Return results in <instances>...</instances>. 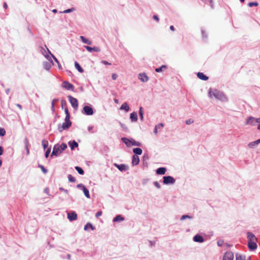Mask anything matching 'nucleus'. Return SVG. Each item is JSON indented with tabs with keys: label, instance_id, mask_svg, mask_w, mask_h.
Listing matches in <instances>:
<instances>
[{
	"label": "nucleus",
	"instance_id": "obj_42",
	"mask_svg": "<svg viewBox=\"0 0 260 260\" xmlns=\"http://www.w3.org/2000/svg\"><path fill=\"white\" fill-rule=\"evenodd\" d=\"M39 167L41 168V170L44 173L46 174L47 172V170L43 166L39 165Z\"/></svg>",
	"mask_w": 260,
	"mask_h": 260
},
{
	"label": "nucleus",
	"instance_id": "obj_38",
	"mask_svg": "<svg viewBox=\"0 0 260 260\" xmlns=\"http://www.w3.org/2000/svg\"><path fill=\"white\" fill-rule=\"evenodd\" d=\"M248 6L252 7L253 6H257L258 4L257 2H250L248 4Z\"/></svg>",
	"mask_w": 260,
	"mask_h": 260
},
{
	"label": "nucleus",
	"instance_id": "obj_46",
	"mask_svg": "<svg viewBox=\"0 0 260 260\" xmlns=\"http://www.w3.org/2000/svg\"><path fill=\"white\" fill-rule=\"evenodd\" d=\"M154 185L155 186H156L157 188H160V185L159 184V183L157 182V181H155L154 183H153Z\"/></svg>",
	"mask_w": 260,
	"mask_h": 260
},
{
	"label": "nucleus",
	"instance_id": "obj_60",
	"mask_svg": "<svg viewBox=\"0 0 260 260\" xmlns=\"http://www.w3.org/2000/svg\"><path fill=\"white\" fill-rule=\"evenodd\" d=\"M55 102H56V100H53L52 101V107H53V106H54V104H55Z\"/></svg>",
	"mask_w": 260,
	"mask_h": 260
},
{
	"label": "nucleus",
	"instance_id": "obj_58",
	"mask_svg": "<svg viewBox=\"0 0 260 260\" xmlns=\"http://www.w3.org/2000/svg\"><path fill=\"white\" fill-rule=\"evenodd\" d=\"M3 153V149L1 146H0V155H2Z\"/></svg>",
	"mask_w": 260,
	"mask_h": 260
},
{
	"label": "nucleus",
	"instance_id": "obj_15",
	"mask_svg": "<svg viewBox=\"0 0 260 260\" xmlns=\"http://www.w3.org/2000/svg\"><path fill=\"white\" fill-rule=\"evenodd\" d=\"M193 240L194 242L199 243H202L204 241L203 237L199 235H195L193 238Z\"/></svg>",
	"mask_w": 260,
	"mask_h": 260
},
{
	"label": "nucleus",
	"instance_id": "obj_47",
	"mask_svg": "<svg viewBox=\"0 0 260 260\" xmlns=\"http://www.w3.org/2000/svg\"><path fill=\"white\" fill-rule=\"evenodd\" d=\"M102 214V211H98L96 214H95V217L96 218H98L99 217H100V216H101Z\"/></svg>",
	"mask_w": 260,
	"mask_h": 260
},
{
	"label": "nucleus",
	"instance_id": "obj_51",
	"mask_svg": "<svg viewBox=\"0 0 260 260\" xmlns=\"http://www.w3.org/2000/svg\"><path fill=\"white\" fill-rule=\"evenodd\" d=\"M59 190L64 191L67 194L68 193V190H67V189H64V188H63L62 187H60L59 188Z\"/></svg>",
	"mask_w": 260,
	"mask_h": 260
},
{
	"label": "nucleus",
	"instance_id": "obj_43",
	"mask_svg": "<svg viewBox=\"0 0 260 260\" xmlns=\"http://www.w3.org/2000/svg\"><path fill=\"white\" fill-rule=\"evenodd\" d=\"M223 243H224V242L223 240H220L217 241V245L218 246L222 247L223 245Z\"/></svg>",
	"mask_w": 260,
	"mask_h": 260
},
{
	"label": "nucleus",
	"instance_id": "obj_17",
	"mask_svg": "<svg viewBox=\"0 0 260 260\" xmlns=\"http://www.w3.org/2000/svg\"><path fill=\"white\" fill-rule=\"evenodd\" d=\"M139 79L142 82H146L148 80V77L145 73H141L139 75Z\"/></svg>",
	"mask_w": 260,
	"mask_h": 260
},
{
	"label": "nucleus",
	"instance_id": "obj_3",
	"mask_svg": "<svg viewBox=\"0 0 260 260\" xmlns=\"http://www.w3.org/2000/svg\"><path fill=\"white\" fill-rule=\"evenodd\" d=\"M175 182V179L170 176L163 177V183L165 184H173Z\"/></svg>",
	"mask_w": 260,
	"mask_h": 260
},
{
	"label": "nucleus",
	"instance_id": "obj_44",
	"mask_svg": "<svg viewBox=\"0 0 260 260\" xmlns=\"http://www.w3.org/2000/svg\"><path fill=\"white\" fill-rule=\"evenodd\" d=\"M64 111L66 114V118H70V114L68 111V109L67 108H66Z\"/></svg>",
	"mask_w": 260,
	"mask_h": 260
},
{
	"label": "nucleus",
	"instance_id": "obj_40",
	"mask_svg": "<svg viewBox=\"0 0 260 260\" xmlns=\"http://www.w3.org/2000/svg\"><path fill=\"white\" fill-rule=\"evenodd\" d=\"M24 144L25 145V147H29V144L28 140V139L26 137H25V139H24Z\"/></svg>",
	"mask_w": 260,
	"mask_h": 260
},
{
	"label": "nucleus",
	"instance_id": "obj_26",
	"mask_svg": "<svg viewBox=\"0 0 260 260\" xmlns=\"http://www.w3.org/2000/svg\"><path fill=\"white\" fill-rule=\"evenodd\" d=\"M83 187V192L85 196V197L87 198H90V194L89 192V190L85 187V186H82Z\"/></svg>",
	"mask_w": 260,
	"mask_h": 260
},
{
	"label": "nucleus",
	"instance_id": "obj_31",
	"mask_svg": "<svg viewBox=\"0 0 260 260\" xmlns=\"http://www.w3.org/2000/svg\"><path fill=\"white\" fill-rule=\"evenodd\" d=\"M88 228H90L91 230H94V228L90 223H87L84 228V230L87 231Z\"/></svg>",
	"mask_w": 260,
	"mask_h": 260
},
{
	"label": "nucleus",
	"instance_id": "obj_27",
	"mask_svg": "<svg viewBox=\"0 0 260 260\" xmlns=\"http://www.w3.org/2000/svg\"><path fill=\"white\" fill-rule=\"evenodd\" d=\"M80 38L81 40H82V41L84 43L87 44L88 45H91L92 44L91 41H90V40L86 39L84 37L80 36Z\"/></svg>",
	"mask_w": 260,
	"mask_h": 260
},
{
	"label": "nucleus",
	"instance_id": "obj_30",
	"mask_svg": "<svg viewBox=\"0 0 260 260\" xmlns=\"http://www.w3.org/2000/svg\"><path fill=\"white\" fill-rule=\"evenodd\" d=\"M167 69V66L166 65H162L160 68H156L155 71L156 72H162Z\"/></svg>",
	"mask_w": 260,
	"mask_h": 260
},
{
	"label": "nucleus",
	"instance_id": "obj_56",
	"mask_svg": "<svg viewBox=\"0 0 260 260\" xmlns=\"http://www.w3.org/2000/svg\"><path fill=\"white\" fill-rule=\"evenodd\" d=\"M192 122H193V121H192V120H191V119L188 120H187V121H186V123L187 124H190V123H192Z\"/></svg>",
	"mask_w": 260,
	"mask_h": 260
},
{
	"label": "nucleus",
	"instance_id": "obj_23",
	"mask_svg": "<svg viewBox=\"0 0 260 260\" xmlns=\"http://www.w3.org/2000/svg\"><path fill=\"white\" fill-rule=\"evenodd\" d=\"M69 145L72 150H73L74 148L77 147L78 146V143L75 141H70L69 142Z\"/></svg>",
	"mask_w": 260,
	"mask_h": 260
},
{
	"label": "nucleus",
	"instance_id": "obj_28",
	"mask_svg": "<svg viewBox=\"0 0 260 260\" xmlns=\"http://www.w3.org/2000/svg\"><path fill=\"white\" fill-rule=\"evenodd\" d=\"M133 152L137 155H141L142 153V150L140 148L133 149Z\"/></svg>",
	"mask_w": 260,
	"mask_h": 260
},
{
	"label": "nucleus",
	"instance_id": "obj_22",
	"mask_svg": "<svg viewBox=\"0 0 260 260\" xmlns=\"http://www.w3.org/2000/svg\"><path fill=\"white\" fill-rule=\"evenodd\" d=\"M198 77L203 80H207L208 79V77L204 75L203 73H198L197 74Z\"/></svg>",
	"mask_w": 260,
	"mask_h": 260
},
{
	"label": "nucleus",
	"instance_id": "obj_1",
	"mask_svg": "<svg viewBox=\"0 0 260 260\" xmlns=\"http://www.w3.org/2000/svg\"><path fill=\"white\" fill-rule=\"evenodd\" d=\"M67 148V145L64 143L61 145L56 144L54 146L53 151L51 153V156L59 155L63 150Z\"/></svg>",
	"mask_w": 260,
	"mask_h": 260
},
{
	"label": "nucleus",
	"instance_id": "obj_14",
	"mask_svg": "<svg viewBox=\"0 0 260 260\" xmlns=\"http://www.w3.org/2000/svg\"><path fill=\"white\" fill-rule=\"evenodd\" d=\"M247 234L248 242L256 241V238L253 234L251 232H248Z\"/></svg>",
	"mask_w": 260,
	"mask_h": 260
},
{
	"label": "nucleus",
	"instance_id": "obj_39",
	"mask_svg": "<svg viewBox=\"0 0 260 260\" xmlns=\"http://www.w3.org/2000/svg\"><path fill=\"white\" fill-rule=\"evenodd\" d=\"M187 218H188V219H191L192 218V217L191 216H190L188 215H182L181 217V220H184V219H186Z\"/></svg>",
	"mask_w": 260,
	"mask_h": 260
},
{
	"label": "nucleus",
	"instance_id": "obj_24",
	"mask_svg": "<svg viewBox=\"0 0 260 260\" xmlns=\"http://www.w3.org/2000/svg\"><path fill=\"white\" fill-rule=\"evenodd\" d=\"M124 220V218L121 216L120 215H117L115 217H114L113 219V222H120Z\"/></svg>",
	"mask_w": 260,
	"mask_h": 260
},
{
	"label": "nucleus",
	"instance_id": "obj_32",
	"mask_svg": "<svg viewBox=\"0 0 260 260\" xmlns=\"http://www.w3.org/2000/svg\"><path fill=\"white\" fill-rule=\"evenodd\" d=\"M42 146L43 147V149L44 150L46 149V148L48 147V142L47 140H45V139H44L42 140Z\"/></svg>",
	"mask_w": 260,
	"mask_h": 260
},
{
	"label": "nucleus",
	"instance_id": "obj_50",
	"mask_svg": "<svg viewBox=\"0 0 260 260\" xmlns=\"http://www.w3.org/2000/svg\"><path fill=\"white\" fill-rule=\"evenodd\" d=\"M82 186H85L83 184H79L77 185V187L79 188H80L81 189L83 190V187Z\"/></svg>",
	"mask_w": 260,
	"mask_h": 260
},
{
	"label": "nucleus",
	"instance_id": "obj_8",
	"mask_svg": "<svg viewBox=\"0 0 260 260\" xmlns=\"http://www.w3.org/2000/svg\"><path fill=\"white\" fill-rule=\"evenodd\" d=\"M62 87L66 88L69 90L73 91L74 89V87L73 84H71L68 81H64L62 84Z\"/></svg>",
	"mask_w": 260,
	"mask_h": 260
},
{
	"label": "nucleus",
	"instance_id": "obj_5",
	"mask_svg": "<svg viewBox=\"0 0 260 260\" xmlns=\"http://www.w3.org/2000/svg\"><path fill=\"white\" fill-rule=\"evenodd\" d=\"M209 95L210 98H216L219 99L221 95V94L217 90H210L209 92Z\"/></svg>",
	"mask_w": 260,
	"mask_h": 260
},
{
	"label": "nucleus",
	"instance_id": "obj_48",
	"mask_svg": "<svg viewBox=\"0 0 260 260\" xmlns=\"http://www.w3.org/2000/svg\"><path fill=\"white\" fill-rule=\"evenodd\" d=\"M117 75L115 73H113L112 74V79L113 80H116L117 78Z\"/></svg>",
	"mask_w": 260,
	"mask_h": 260
},
{
	"label": "nucleus",
	"instance_id": "obj_12",
	"mask_svg": "<svg viewBox=\"0 0 260 260\" xmlns=\"http://www.w3.org/2000/svg\"><path fill=\"white\" fill-rule=\"evenodd\" d=\"M68 218L70 221L75 220L77 219V215L74 211L68 213Z\"/></svg>",
	"mask_w": 260,
	"mask_h": 260
},
{
	"label": "nucleus",
	"instance_id": "obj_7",
	"mask_svg": "<svg viewBox=\"0 0 260 260\" xmlns=\"http://www.w3.org/2000/svg\"><path fill=\"white\" fill-rule=\"evenodd\" d=\"M71 124L70 118H65L64 122L61 125V128L63 129H68L71 126Z\"/></svg>",
	"mask_w": 260,
	"mask_h": 260
},
{
	"label": "nucleus",
	"instance_id": "obj_36",
	"mask_svg": "<svg viewBox=\"0 0 260 260\" xmlns=\"http://www.w3.org/2000/svg\"><path fill=\"white\" fill-rule=\"evenodd\" d=\"M139 115L140 116L141 119L142 120L143 119V112L142 107L140 108Z\"/></svg>",
	"mask_w": 260,
	"mask_h": 260
},
{
	"label": "nucleus",
	"instance_id": "obj_45",
	"mask_svg": "<svg viewBox=\"0 0 260 260\" xmlns=\"http://www.w3.org/2000/svg\"><path fill=\"white\" fill-rule=\"evenodd\" d=\"M44 192L45 193H46L47 194H48V196H50V194L49 193V189L48 187H46L44 189Z\"/></svg>",
	"mask_w": 260,
	"mask_h": 260
},
{
	"label": "nucleus",
	"instance_id": "obj_59",
	"mask_svg": "<svg viewBox=\"0 0 260 260\" xmlns=\"http://www.w3.org/2000/svg\"><path fill=\"white\" fill-rule=\"evenodd\" d=\"M4 7L6 9H7L8 8V5H7V4L6 3H5L4 4Z\"/></svg>",
	"mask_w": 260,
	"mask_h": 260
},
{
	"label": "nucleus",
	"instance_id": "obj_21",
	"mask_svg": "<svg viewBox=\"0 0 260 260\" xmlns=\"http://www.w3.org/2000/svg\"><path fill=\"white\" fill-rule=\"evenodd\" d=\"M166 170L165 168H159L156 170V173L158 175H164L165 174Z\"/></svg>",
	"mask_w": 260,
	"mask_h": 260
},
{
	"label": "nucleus",
	"instance_id": "obj_4",
	"mask_svg": "<svg viewBox=\"0 0 260 260\" xmlns=\"http://www.w3.org/2000/svg\"><path fill=\"white\" fill-rule=\"evenodd\" d=\"M68 98L73 108L74 109L77 110L78 107V100L76 98L72 96L71 95H69Z\"/></svg>",
	"mask_w": 260,
	"mask_h": 260
},
{
	"label": "nucleus",
	"instance_id": "obj_6",
	"mask_svg": "<svg viewBox=\"0 0 260 260\" xmlns=\"http://www.w3.org/2000/svg\"><path fill=\"white\" fill-rule=\"evenodd\" d=\"M234 253L231 251L226 252L222 258V260H234Z\"/></svg>",
	"mask_w": 260,
	"mask_h": 260
},
{
	"label": "nucleus",
	"instance_id": "obj_33",
	"mask_svg": "<svg viewBox=\"0 0 260 260\" xmlns=\"http://www.w3.org/2000/svg\"><path fill=\"white\" fill-rule=\"evenodd\" d=\"M236 260H245V257L241 254L237 253L236 254Z\"/></svg>",
	"mask_w": 260,
	"mask_h": 260
},
{
	"label": "nucleus",
	"instance_id": "obj_10",
	"mask_svg": "<svg viewBox=\"0 0 260 260\" xmlns=\"http://www.w3.org/2000/svg\"><path fill=\"white\" fill-rule=\"evenodd\" d=\"M247 123L248 124L254 125L257 123H260L259 121L258 118H255L253 117H250L247 119Z\"/></svg>",
	"mask_w": 260,
	"mask_h": 260
},
{
	"label": "nucleus",
	"instance_id": "obj_49",
	"mask_svg": "<svg viewBox=\"0 0 260 260\" xmlns=\"http://www.w3.org/2000/svg\"><path fill=\"white\" fill-rule=\"evenodd\" d=\"M73 10V9H67L66 10H64L63 12V13H68L72 12Z\"/></svg>",
	"mask_w": 260,
	"mask_h": 260
},
{
	"label": "nucleus",
	"instance_id": "obj_64",
	"mask_svg": "<svg viewBox=\"0 0 260 260\" xmlns=\"http://www.w3.org/2000/svg\"><path fill=\"white\" fill-rule=\"evenodd\" d=\"M257 129L260 130V124L258 125Z\"/></svg>",
	"mask_w": 260,
	"mask_h": 260
},
{
	"label": "nucleus",
	"instance_id": "obj_11",
	"mask_svg": "<svg viewBox=\"0 0 260 260\" xmlns=\"http://www.w3.org/2000/svg\"><path fill=\"white\" fill-rule=\"evenodd\" d=\"M114 166L116 167L119 171L122 172L126 171L128 169V167L125 164L118 165L114 164Z\"/></svg>",
	"mask_w": 260,
	"mask_h": 260
},
{
	"label": "nucleus",
	"instance_id": "obj_29",
	"mask_svg": "<svg viewBox=\"0 0 260 260\" xmlns=\"http://www.w3.org/2000/svg\"><path fill=\"white\" fill-rule=\"evenodd\" d=\"M75 67L79 72H80V73L83 72V71H84L83 69L81 67V66L79 65V64L77 61H75Z\"/></svg>",
	"mask_w": 260,
	"mask_h": 260
},
{
	"label": "nucleus",
	"instance_id": "obj_20",
	"mask_svg": "<svg viewBox=\"0 0 260 260\" xmlns=\"http://www.w3.org/2000/svg\"><path fill=\"white\" fill-rule=\"evenodd\" d=\"M130 118L132 121L136 122L138 120L137 114L135 112H133L131 114Z\"/></svg>",
	"mask_w": 260,
	"mask_h": 260
},
{
	"label": "nucleus",
	"instance_id": "obj_53",
	"mask_svg": "<svg viewBox=\"0 0 260 260\" xmlns=\"http://www.w3.org/2000/svg\"><path fill=\"white\" fill-rule=\"evenodd\" d=\"M153 19L154 20H155L156 21H157V22L159 21V18L156 15H154L153 17Z\"/></svg>",
	"mask_w": 260,
	"mask_h": 260
},
{
	"label": "nucleus",
	"instance_id": "obj_18",
	"mask_svg": "<svg viewBox=\"0 0 260 260\" xmlns=\"http://www.w3.org/2000/svg\"><path fill=\"white\" fill-rule=\"evenodd\" d=\"M139 158L137 155H134L132 159V164L133 166H136L139 163Z\"/></svg>",
	"mask_w": 260,
	"mask_h": 260
},
{
	"label": "nucleus",
	"instance_id": "obj_41",
	"mask_svg": "<svg viewBox=\"0 0 260 260\" xmlns=\"http://www.w3.org/2000/svg\"><path fill=\"white\" fill-rule=\"evenodd\" d=\"M50 151H51V148H48L46 150V151L45 152V156L46 158H47L48 157V156H49V154L50 153Z\"/></svg>",
	"mask_w": 260,
	"mask_h": 260
},
{
	"label": "nucleus",
	"instance_id": "obj_25",
	"mask_svg": "<svg viewBox=\"0 0 260 260\" xmlns=\"http://www.w3.org/2000/svg\"><path fill=\"white\" fill-rule=\"evenodd\" d=\"M121 110H125L126 112H128L129 110V106L127 104V103H123L120 108Z\"/></svg>",
	"mask_w": 260,
	"mask_h": 260
},
{
	"label": "nucleus",
	"instance_id": "obj_52",
	"mask_svg": "<svg viewBox=\"0 0 260 260\" xmlns=\"http://www.w3.org/2000/svg\"><path fill=\"white\" fill-rule=\"evenodd\" d=\"M102 62L105 65H110L111 63L106 60H103Z\"/></svg>",
	"mask_w": 260,
	"mask_h": 260
},
{
	"label": "nucleus",
	"instance_id": "obj_34",
	"mask_svg": "<svg viewBox=\"0 0 260 260\" xmlns=\"http://www.w3.org/2000/svg\"><path fill=\"white\" fill-rule=\"evenodd\" d=\"M75 169L77 171L79 174L83 175L84 174V171L81 168L77 166L75 167Z\"/></svg>",
	"mask_w": 260,
	"mask_h": 260
},
{
	"label": "nucleus",
	"instance_id": "obj_63",
	"mask_svg": "<svg viewBox=\"0 0 260 260\" xmlns=\"http://www.w3.org/2000/svg\"><path fill=\"white\" fill-rule=\"evenodd\" d=\"M17 106L20 108L21 109V106L19 104H17Z\"/></svg>",
	"mask_w": 260,
	"mask_h": 260
},
{
	"label": "nucleus",
	"instance_id": "obj_35",
	"mask_svg": "<svg viewBox=\"0 0 260 260\" xmlns=\"http://www.w3.org/2000/svg\"><path fill=\"white\" fill-rule=\"evenodd\" d=\"M68 178L70 182H75L76 181V179L75 178V177H74L70 174L68 175Z\"/></svg>",
	"mask_w": 260,
	"mask_h": 260
},
{
	"label": "nucleus",
	"instance_id": "obj_37",
	"mask_svg": "<svg viewBox=\"0 0 260 260\" xmlns=\"http://www.w3.org/2000/svg\"><path fill=\"white\" fill-rule=\"evenodd\" d=\"M164 127V124L162 123H159L155 126V130L158 129H162Z\"/></svg>",
	"mask_w": 260,
	"mask_h": 260
},
{
	"label": "nucleus",
	"instance_id": "obj_16",
	"mask_svg": "<svg viewBox=\"0 0 260 260\" xmlns=\"http://www.w3.org/2000/svg\"><path fill=\"white\" fill-rule=\"evenodd\" d=\"M255 242L256 241L248 242V246L250 250H254L256 249L257 245Z\"/></svg>",
	"mask_w": 260,
	"mask_h": 260
},
{
	"label": "nucleus",
	"instance_id": "obj_19",
	"mask_svg": "<svg viewBox=\"0 0 260 260\" xmlns=\"http://www.w3.org/2000/svg\"><path fill=\"white\" fill-rule=\"evenodd\" d=\"M85 48L86 49V50L89 52H91L92 51H95V52H99L100 51V49L99 47H91L88 46H85Z\"/></svg>",
	"mask_w": 260,
	"mask_h": 260
},
{
	"label": "nucleus",
	"instance_id": "obj_2",
	"mask_svg": "<svg viewBox=\"0 0 260 260\" xmlns=\"http://www.w3.org/2000/svg\"><path fill=\"white\" fill-rule=\"evenodd\" d=\"M121 140L125 144L126 146L129 147L132 146H140L141 144L140 142L136 141L133 139H128L126 138H121Z\"/></svg>",
	"mask_w": 260,
	"mask_h": 260
},
{
	"label": "nucleus",
	"instance_id": "obj_61",
	"mask_svg": "<svg viewBox=\"0 0 260 260\" xmlns=\"http://www.w3.org/2000/svg\"><path fill=\"white\" fill-rule=\"evenodd\" d=\"M170 28L172 31H174L175 29L173 25L170 26Z\"/></svg>",
	"mask_w": 260,
	"mask_h": 260
},
{
	"label": "nucleus",
	"instance_id": "obj_9",
	"mask_svg": "<svg viewBox=\"0 0 260 260\" xmlns=\"http://www.w3.org/2000/svg\"><path fill=\"white\" fill-rule=\"evenodd\" d=\"M83 112L85 115H91L93 113V111L91 107L85 106L83 107Z\"/></svg>",
	"mask_w": 260,
	"mask_h": 260
},
{
	"label": "nucleus",
	"instance_id": "obj_57",
	"mask_svg": "<svg viewBox=\"0 0 260 260\" xmlns=\"http://www.w3.org/2000/svg\"><path fill=\"white\" fill-rule=\"evenodd\" d=\"M61 106L63 107L64 105L66 104V101L64 100H62L61 101Z\"/></svg>",
	"mask_w": 260,
	"mask_h": 260
},
{
	"label": "nucleus",
	"instance_id": "obj_55",
	"mask_svg": "<svg viewBox=\"0 0 260 260\" xmlns=\"http://www.w3.org/2000/svg\"><path fill=\"white\" fill-rule=\"evenodd\" d=\"M28 147H25L26 152V154H27V155L29 154V150Z\"/></svg>",
	"mask_w": 260,
	"mask_h": 260
},
{
	"label": "nucleus",
	"instance_id": "obj_62",
	"mask_svg": "<svg viewBox=\"0 0 260 260\" xmlns=\"http://www.w3.org/2000/svg\"><path fill=\"white\" fill-rule=\"evenodd\" d=\"M52 12H53V13H56V12H57V10H56V9H53V10H52Z\"/></svg>",
	"mask_w": 260,
	"mask_h": 260
},
{
	"label": "nucleus",
	"instance_id": "obj_13",
	"mask_svg": "<svg viewBox=\"0 0 260 260\" xmlns=\"http://www.w3.org/2000/svg\"><path fill=\"white\" fill-rule=\"evenodd\" d=\"M259 143H260L259 140L258 139L254 142L249 143L248 144V147L249 148L254 149V148H255L257 146L258 144H259Z\"/></svg>",
	"mask_w": 260,
	"mask_h": 260
},
{
	"label": "nucleus",
	"instance_id": "obj_54",
	"mask_svg": "<svg viewBox=\"0 0 260 260\" xmlns=\"http://www.w3.org/2000/svg\"><path fill=\"white\" fill-rule=\"evenodd\" d=\"M6 134V131H0V136H4Z\"/></svg>",
	"mask_w": 260,
	"mask_h": 260
}]
</instances>
